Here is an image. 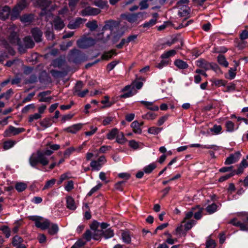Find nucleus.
Wrapping results in <instances>:
<instances>
[{"mask_svg": "<svg viewBox=\"0 0 248 248\" xmlns=\"http://www.w3.org/2000/svg\"><path fill=\"white\" fill-rule=\"evenodd\" d=\"M102 234H103L104 237L106 239L111 238L114 235L113 231L110 229L106 230L105 232H102Z\"/></svg>", "mask_w": 248, "mask_h": 248, "instance_id": "45", "label": "nucleus"}, {"mask_svg": "<svg viewBox=\"0 0 248 248\" xmlns=\"http://www.w3.org/2000/svg\"><path fill=\"white\" fill-rule=\"evenodd\" d=\"M222 129L221 126L219 125H215L213 128H211V131L216 134H219Z\"/></svg>", "mask_w": 248, "mask_h": 248, "instance_id": "54", "label": "nucleus"}, {"mask_svg": "<svg viewBox=\"0 0 248 248\" xmlns=\"http://www.w3.org/2000/svg\"><path fill=\"white\" fill-rule=\"evenodd\" d=\"M86 26L92 31H94L98 27L97 22L95 20L87 22Z\"/></svg>", "mask_w": 248, "mask_h": 248, "instance_id": "44", "label": "nucleus"}, {"mask_svg": "<svg viewBox=\"0 0 248 248\" xmlns=\"http://www.w3.org/2000/svg\"><path fill=\"white\" fill-rule=\"evenodd\" d=\"M48 233L51 235L56 234L59 231V227L57 224L54 223H51L50 222V225L47 228Z\"/></svg>", "mask_w": 248, "mask_h": 248, "instance_id": "22", "label": "nucleus"}, {"mask_svg": "<svg viewBox=\"0 0 248 248\" xmlns=\"http://www.w3.org/2000/svg\"><path fill=\"white\" fill-rule=\"evenodd\" d=\"M218 206L213 203L207 206L206 210L209 214H212L217 211Z\"/></svg>", "mask_w": 248, "mask_h": 248, "instance_id": "30", "label": "nucleus"}, {"mask_svg": "<svg viewBox=\"0 0 248 248\" xmlns=\"http://www.w3.org/2000/svg\"><path fill=\"white\" fill-rule=\"evenodd\" d=\"M50 93L51 92L49 91L43 92L39 93L38 96L40 97V98L39 99V101L40 102H50V100L52 99V97H46V96L50 94Z\"/></svg>", "mask_w": 248, "mask_h": 248, "instance_id": "14", "label": "nucleus"}, {"mask_svg": "<svg viewBox=\"0 0 248 248\" xmlns=\"http://www.w3.org/2000/svg\"><path fill=\"white\" fill-rule=\"evenodd\" d=\"M23 241V239L21 237L18 235H16L13 238L12 245L14 246L17 247L20 244L22 243Z\"/></svg>", "mask_w": 248, "mask_h": 248, "instance_id": "41", "label": "nucleus"}, {"mask_svg": "<svg viewBox=\"0 0 248 248\" xmlns=\"http://www.w3.org/2000/svg\"><path fill=\"white\" fill-rule=\"evenodd\" d=\"M206 246L208 248H215L216 247V243L215 241L213 240H209L206 242Z\"/></svg>", "mask_w": 248, "mask_h": 248, "instance_id": "63", "label": "nucleus"}, {"mask_svg": "<svg viewBox=\"0 0 248 248\" xmlns=\"http://www.w3.org/2000/svg\"><path fill=\"white\" fill-rule=\"evenodd\" d=\"M86 242L83 240H79L72 246V248H79L84 246Z\"/></svg>", "mask_w": 248, "mask_h": 248, "instance_id": "58", "label": "nucleus"}, {"mask_svg": "<svg viewBox=\"0 0 248 248\" xmlns=\"http://www.w3.org/2000/svg\"><path fill=\"white\" fill-rule=\"evenodd\" d=\"M188 0H180L177 3V7L179 8L178 15L181 17H186L189 14V8L187 6Z\"/></svg>", "mask_w": 248, "mask_h": 248, "instance_id": "5", "label": "nucleus"}, {"mask_svg": "<svg viewBox=\"0 0 248 248\" xmlns=\"http://www.w3.org/2000/svg\"><path fill=\"white\" fill-rule=\"evenodd\" d=\"M53 151L51 150H46L43 152L37 151L36 153H33L29 158V163L32 167H35L38 163H40L42 166H46L49 161L46 155L49 156L52 155Z\"/></svg>", "mask_w": 248, "mask_h": 248, "instance_id": "1", "label": "nucleus"}, {"mask_svg": "<svg viewBox=\"0 0 248 248\" xmlns=\"http://www.w3.org/2000/svg\"><path fill=\"white\" fill-rule=\"evenodd\" d=\"M54 28L57 30H61L64 27L63 21L59 17H56L53 21Z\"/></svg>", "mask_w": 248, "mask_h": 248, "instance_id": "16", "label": "nucleus"}, {"mask_svg": "<svg viewBox=\"0 0 248 248\" xmlns=\"http://www.w3.org/2000/svg\"><path fill=\"white\" fill-rule=\"evenodd\" d=\"M157 16L158 14L157 13L154 14L153 18L151 19L149 21L144 23L143 24V27L145 28H150V27L155 25L156 22V19Z\"/></svg>", "mask_w": 248, "mask_h": 248, "instance_id": "20", "label": "nucleus"}, {"mask_svg": "<svg viewBox=\"0 0 248 248\" xmlns=\"http://www.w3.org/2000/svg\"><path fill=\"white\" fill-rule=\"evenodd\" d=\"M174 65L180 69H185L188 68V65L186 62L180 59H177L174 62Z\"/></svg>", "mask_w": 248, "mask_h": 248, "instance_id": "23", "label": "nucleus"}, {"mask_svg": "<svg viewBox=\"0 0 248 248\" xmlns=\"http://www.w3.org/2000/svg\"><path fill=\"white\" fill-rule=\"evenodd\" d=\"M217 62L219 64L225 67L228 66V62L226 61L225 57L222 55H219L217 57Z\"/></svg>", "mask_w": 248, "mask_h": 248, "instance_id": "31", "label": "nucleus"}, {"mask_svg": "<svg viewBox=\"0 0 248 248\" xmlns=\"http://www.w3.org/2000/svg\"><path fill=\"white\" fill-rule=\"evenodd\" d=\"M28 218L34 222L35 225L37 228L42 230L47 229L50 225V221L48 219L42 217L31 216H29Z\"/></svg>", "mask_w": 248, "mask_h": 248, "instance_id": "4", "label": "nucleus"}, {"mask_svg": "<svg viewBox=\"0 0 248 248\" xmlns=\"http://www.w3.org/2000/svg\"><path fill=\"white\" fill-rule=\"evenodd\" d=\"M100 10L91 7H88L81 11V15L83 16H95L100 13Z\"/></svg>", "mask_w": 248, "mask_h": 248, "instance_id": "9", "label": "nucleus"}, {"mask_svg": "<svg viewBox=\"0 0 248 248\" xmlns=\"http://www.w3.org/2000/svg\"><path fill=\"white\" fill-rule=\"evenodd\" d=\"M116 142L120 144H124L126 141V140L124 138V134L122 132H118V134L116 136Z\"/></svg>", "mask_w": 248, "mask_h": 248, "instance_id": "34", "label": "nucleus"}, {"mask_svg": "<svg viewBox=\"0 0 248 248\" xmlns=\"http://www.w3.org/2000/svg\"><path fill=\"white\" fill-rule=\"evenodd\" d=\"M176 54V50L175 49L170 50L168 51H166L163 53L161 56V58L162 59H167L170 57H172L174 56Z\"/></svg>", "mask_w": 248, "mask_h": 248, "instance_id": "32", "label": "nucleus"}, {"mask_svg": "<svg viewBox=\"0 0 248 248\" xmlns=\"http://www.w3.org/2000/svg\"><path fill=\"white\" fill-rule=\"evenodd\" d=\"M31 32L34 40L36 42L41 41L43 33L38 28H33L32 29Z\"/></svg>", "mask_w": 248, "mask_h": 248, "instance_id": "13", "label": "nucleus"}, {"mask_svg": "<svg viewBox=\"0 0 248 248\" xmlns=\"http://www.w3.org/2000/svg\"><path fill=\"white\" fill-rule=\"evenodd\" d=\"M24 131L25 129L23 128H16L11 125L5 130L3 135L5 137H10L13 135H16Z\"/></svg>", "mask_w": 248, "mask_h": 248, "instance_id": "7", "label": "nucleus"}, {"mask_svg": "<svg viewBox=\"0 0 248 248\" xmlns=\"http://www.w3.org/2000/svg\"><path fill=\"white\" fill-rule=\"evenodd\" d=\"M3 232V233L5 234V237L8 238L11 235V230L7 226H3L0 229Z\"/></svg>", "mask_w": 248, "mask_h": 248, "instance_id": "46", "label": "nucleus"}, {"mask_svg": "<svg viewBox=\"0 0 248 248\" xmlns=\"http://www.w3.org/2000/svg\"><path fill=\"white\" fill-rule=\"evenodd\" d=\"M129 146L134 150L137 149L139 147V143L135 140H131L128 142Z\"/></svg>", "mask_w": 248, "mask_h": 248, "instance_id": "51", "label": "nucleus"}, {"mask_svg": "<svg viewBox=\"0 0 248 248\" xmlns=\"http://www.w3.org/2000/svg\"><path fill=\"white\" fill-rule=\"evenodd\" d=\"M39 124L42 126L43 129H45L52 125V121L50 118H46L41 121Z\"/></svg>", "mask_w": 248, "mask_h": 248, "instance_id": "17", "label": "nucleus"}, {"mask_svg": "<svg viewBox=\"0 0 248 248\" xmlns=\"http://www.w3.org/2000/svg\"><path fill=\"white\" fill-rule=\"evenodd\" d=\"M99 227V223L96 221H94L91 225L90 228L91 231L93 232L94 233L97 232V231H102V230H98Z\"/></svg>", "mask_w": 248, "mask_h": 248, "instance_id": "50", "label": "nucleus"}, {"mask_svg": "<svg viewBox=\"0 0 248 248\" xmlns=\"http://www.w3.org/2000/svg\"><path fill=\"white\" fill-rule=\"evenodd\" d=\"M95 40L91 38L83 37L77 41L78 46L81 48H87L93 46Z\"/></svg>", "mask_w": 248, "mask_h": 248, "instance_id": "6", "label": "nucleus"}, {"mask_svg": "<svg viewBox=\"0 0 248 248\" xmlns=\"http://www.w3.org/2000/svg\"><path fill=\"white\" fill-rule=\"evenodd\" d=\"M146 14L144 12H139L135 14H124L121 15L123 19L126 20L131 24L137 25L145 18Z\"/></svg>", "mask_w": 248, "mask_h": 248, "instance_id": "3", "label": "nucleus"}, {"mask_svg": "<svg viewBox=\"0 0 248 248\" xmlns=\"http://www.w3.org/2000/svg\"><path fill=\"white\" fill-rule=\"evenodd\" d=\"M102 186L101 184H98L96 186H94L93 188L91 189V190L89 192L87 195L88 196H91L92 195L93 193L97 191L99 188Z\"/></svg>", "mask_w": 248, "mask_h": 248, "instance_id": "52", "label": "nucleus"}, {"mask_svg": "<svg viewBox=\"0 0 248 248\" xmlns=\"http://www.w3.org/2000/svg\"><path fill=\"white\" fill-rule=\"evenodd\" d=\"M42 117V115L38 113H34L32 115H30L29 117V122L31 123L34 120H37L40 119Z\"/></svg>", "mask_w": 248, "mask_h": 248, "instance_id": "48", "label": "nucleus"}, {"mask_svg": "<svg viewBox=\"0 0 248 248\" xmlns=\"http://www.w3.org/2000/svg\"><path fill=\"white\" fill-rule=\"evenodd\" d=\"M119 63L118 61H114L108 63L107 66V69L108 71L112 70L115 66Z\"/></svg>", "mask_w": 248, "mask_h": 248, "instance_id": "55", "label": "nucleus"}, {"mask_svg": "<svg viewBox=\"0 0 248 248\" xmlns=\"http://www.w3.org/2000/svg\"><path fill=\"white\" fill-rule=\"evenodd\" d=\"M236 70V67H234V68H231L230 70H229V78L230 79H233L235 76H236V73L235 71Z\"/></svg>", "mask_w": 248, "mask_h": 248, "instance_id": "56", "label": "nucleus"}, {"mask_svg": "<svg viewBox=\"0 0 248 248\" xmlns=\"http://www.w3.org/2000/svg\"><path fill=\"white\" fill-rule=\"evenodd\" d=\"M16 141L12 140H8L3 143V149L5 150H9L13 147L16 144Z\"/></svg>", "mask_w": 248, "mask_h": 248, "instance_id": "33", "label": "nucleus"}, {"mask_svg": "<svg viewBox=\"0 0 248 248\" xmlns=\"http://www.w3.org/2000/svg\"><path fill=\"white\" fill-rule=\"evenodd\" d=\"M148 0H143L140 2L139 5L140 10H144L148 8L149 5L147 3Z\"/></svg>", "mask_w": 248, "mask_h": 248, "instance_id": "60", "label": "nucleus"}, {"mask_svg": "<svg viewBox=\"0 0 248 248\" xmlns=\"http://www.w3.org/2000/svg\"><path fill=\"white\" fill-rule=\"evenodd\" d=\"M35 5L42 9L40 16H46V18L52 16L51 12L55 9V5L48 0H37Z\"/></svg>", "mask_w": 248, "mask_h": 248, "instance_id": "2", "label": "nucleus"}, {"mask_svg": "<svg viewBox=\"0 0 248 248\" xmlns=\"http://www.w3.org/2000/svg\"><path fill=\"white\" fill-rule=\"evenodd\" d=\"M11 15V8L8 6L0 7V19L4 20Z\"/></svg>", "mask_w": 248, "mask_h": 248, "instance_id": "10", "label": "nucleus"}, {"mask_svg": "<svg viewBox=\"0 0 248 248\" xmlns=\"http://www.w3.org/2000/svg\"><path fill=\"white\" fill-rule=\"evenodd\" d=\"M122 238L124 242L129 244L131 242V237L128 232H124L122 233Z\"/></svg>", "mask_w": 248, "mask_h": 248, "instance_id": "39", "label": "nucleus"}, {"mask_svg": "<svg viewBox=\"0 0 248 248\" xmlns=\"http://www.w3.org/2000/svg\"><path fill=\"white\" fill-rule=\"evenodd\" d=\"M66 206L72 210H75L77 208V206L73 198L70 196L66 198Z\"/></svg>", "mask_w": 248, "mask_h": 248, "instance_id": "19", "label": "nucleus"}, {"mask_svg": "<svg viewBox=\"0 0 248 248\" xmlns=\"http://www.w3.org/2000/svg\"><path fill=\"white\" fill-rule=\"evenodd\" d=\"M184 223H185L184 225L185 230L186 231H187L196 224V221L194 220H190L189 221L187 222L186 221V222Z\"/></svg>", "mask_w": 248, "mask_h": 248, "instance_id": "40", "label": "nucleus"}, {"mask_svg": "<svg viewBox=\"0 0 248 248\" xmlns=\"http://www.w3.org/2000/svg\"><path fill=\"white\" fill-rule=\"evenodd\" d=\"M9 40L12 44L14 45H19L20 40L16 32H13L11 33L9 36Z\"/></svg>", "mask_w": 248, "mask_h": 248, "instance_id": "18", "label": "nucleus"}, {"mask_svg": "<svg viewBox=\"0 0 248 248\" xmlns=\"http://www.w3.org/2000/svg\"><path fill=\"white\" fill-rule=\"evenodd\" d=\"M83 87V83L82 81H79L77 82L74 89V94L77 95L81 92V90Z\"/></svg>", "mask_w": 248, "mask_h": 248, "instance_id": "35", "label": "nucleus"}, {"mask_svg": "<svg viewBox=\"0 0 248 248\" xmlns=\"http://www.w3.org/2000/svg\"><path fill=\"white\" fill-rule=\"evenodd\" d=\"M24 45L26 48H30L33 47L34 43L30 36H26L24 39Z\"/></svg>", "mask_w": 248, "mask_h": 248, "instance_id": "27", "label": "nucleus"}, {"mask_svg": "<svg viewBox=\"0 0 248 248\" xmlns=\"http://www.w3.org/2000/svg\"><path fill=\"white\" fill-rule=\"evenodd\" d=\"M241 154L240 152H236L234 154L231 155L227 157L225 161L226 165H230L237 162L240 158Z\"/></svg>", "mask_w": 248, "mask_h": 248, "instance_id": "11", "label": "nucleus"}, {"mask_svg": "<svg viewBox=\"0 0 248 248\" xmlns=\"http://www.w3.org/2000/svg\"><path fill=\"white\" fill-rule=\"evenodd\" d=\"M33 19V16L31 14L24 15L20 17V20L22 22L26 24H30Z\"/></svg>", "mask_w": 248, "mask_h": 248, "instance_id": "26", "label": "nucleus"}, {"mask_svg": "<svg viewBox=\"0 0 248 248\" xmlns=\"http://www.w3.org/2000/svg\"><path fill=\"white\" fill-rule=\"evenodd\" d=\"M55 182H56V179H52L49 181H47L46 182L43 189L45 190V189H48L50 187H51L55 184Z\"/></svg>", "mask_w": 248, "mask_h": 248, "instance_id": "49", "label": "nucleus"}, {"mask_svg": "<svg viewBox=\"0 0 248 248\" xmlns=\"http://www.w3.org/2000/svg\"><path fill=\"white\" fill-rule=\"evenodd\" d=\"M113 55H116L117 53L115 50H111L110 51L105 52L102 55L101 58L102 60H108L111 58Z\"/></svg>", "mask_w": 248, "mask_h": 248, "instance_id": "29", "label": "nucleus"}, {"mask_svg": "<svg viewBox=\"0 0 248 248\" xmlns=\"http://www.w3.org/2000/svg\"><path fill=\"white\" fill-rule=\"evenodd\" d=\"M90 166L93 170H98L102 167V163H99L97 160H93L91 162Z\"/></svg>", "mask_w": 248, "mask_h": 248, "instance_id": "38", "label": "nucleus"}, {"mask_svg": "<svg viewBox=\"0 0 248 248\" xmlns=\"http://www.w3.org/2000/svg\"><path fill=\"white\" fill-rule=\"evenodd\" d=\"M102 235V231H97L94 232L91 230H87L84 234V237L87 241H89L92 238L94 240H98Z\"/></svg>", "mask_w": 248, "mask_h": 248, "instance_id": "8", "label": "nucleus"}, {"mask_svg": "<svg viewBox=\"0 0 248 248\" xmlns=\"http://www.w3.org/2000/svg\"><path fill=\"white\" fill-rule=\"evenodd\" d=\"M74 188V183L72 181H68L66 185L65 186V189L67 191L71 190Z\"/></svg>", "mask_w": 248, "mask_h": 248, "instance_id": "62", "label": "nucleus"}, {"mask_svg": "<svg viewBox=\"0 0 248 248\" xmlns=\"http://www.w3.org/2000/svg\"><path fill=\"white\" fill-rule=\"evenodd\" d=\"M118 130L117 128L112 129L109 133L107 135V137L108 140H113L116 137L118 134Z\"/></svg>", "mask_w": 248, "mask_h": 248, "instance_id": "36", "label": "nucleus"}, {"mask_svg": "<svg viewBox=\"0 0 248 248\" xmlns=\"http://www.w3.org/2000/svg\"><path fill=\"white\" fill-rule=\"evenodd\" d=\"M128 44V41L126 38H123L120 43L116 46V47L121 49L124 45H127Z\"/></svg>", "mask_w": 248, "mask_h": 248, "instance_id": "59", "label": "nucleus"}, {"mask_svg": "<svg viewBox=\"0 0 248 248\" xmlns=\"http://www.w3.org/2000/svg\"><path fill=\"white\" fill-rule=\"evenodd\" d=\"M27 185L23 182L17 183L16 186L15 188L18 192H22L26 189Z\"/></svg>", "mask_w": 248, "mask_h": 248, "instance_id": "37", "label": "nucleus"}, {"mask_svg": "<svg viewBox=\"0 0 248 248\" xmlns=\"http://www.w3.org/2000/svg\"><path fill=\"white\" fill-rule=\"evenodd\" d=\"M241 40H245L248 38V31L243 30L240 35Z\"/></svg>", "mask_w": 248, "mask_h": 248, "instance_id": "64", "label": "nucleus"}, {"mask_svg": "<svg viewBox=\"0 0 248 248\" xmlns=\"http://www.w3.org/2000/svg\"><path fill=\"white\" fill-rule=\"evenodd\" d=\"M82 125L83 124H73L72 126L66 128L65 130L68 132L75 134L81 129Z\"/></svg>", "mask_w": 248, "mask_h": 248, "instance_id": "15", "label": "nucleus"}, {"mask_svg": "<svg viewBox=\"0 0 248 248\" xmlns=\"http://www.w3.org/2000/svg\"><path fill=\"white\" fill-rule=\"evenodd\" d=\"M22 11V8H19L18 6H15L13 9L12 11H11V18L12 20H15L19 16V14Z\"/></svg>", "mask_w": 248, "mask_h": 248, "instance_id": "21", "label": "nucleus"}, {"mask_svg": "<svg viewBox=\"0 0 248 248\" xmlns=\"http://www.w3.org/2000/svg\"><path fill=\"white\" fill-rule=\"evenodd\" d=\"M85 19L80 17L77 18L75 21H71L68 25V27L70 29H75L80 27L85 21Z\"/></svg>", "mask_w": 248, "mask_h": 248, "instance_id": "12", "label": "nucleus"}, {"mask_svg": "<svg viewBox=\"0 0 248 248\" xmlns=\"http://www.w3.org/2000/svg\"><path fill=\"white\" fill-rule=\"evenodd\" d=\"M197 62L198 66L203 68L205 70L210 69L211 67V63H208L202 59L199 60L197 61Z\"/></svg>", "mask_w": 248, "mask_h": 248, "instance_id": "25", "label": "nucleus"}, {"mask_svg": "<svg viewBox=\"0 0 248 248\" xmlns=\"http://www.w3.org/2000/svg\"><path fill=\"white\" fill-rule=\"evenodd\" d=\"M131 127L132 128L133 132L136 134H140L142 132V129L140 126L139 122L137 121H134L131 124Z\"/></svg>", "mask_w": 248, "mask_h": 248, "instance_id": "24", "label": "nucleus"}, {"mask_svg": "<svg viewBox=\"0 0 248 248\" xmlns=\"http://www.w3.org/2000/svg\"><path fill=\"white\" fill-rule=\"evenodd\" d=\"M156 166L155 163H151L144 168V171L146 173H150L155 168Z\"/></svg>", "mask_w": 248, "mask_h": 248, "instance_id": "42", "label": "nucleus"}, {"mask_svg": "<svg viewBox=\"0 0 248 248\" xmlns=\"http://www.w3.org/2000/svg\"><path fill=\"white\" fill-rule=\"evenodd\" d=\"M162 129V128H159V127L153 126V127H150L148 129V132L151 134L157 135L161 132Z\"/></svg>", "mask_w": 248, "mask_h": 248, "instance_id": "43", "label": "nucleus"}, {"mask_svg": "<svg viewBox=\"0 0 248 248\" xmlns=\"http://www.w3.org/2000/svg\"><path fill=\"white\" fill-rule=\"evenodd\" d=\"M234 175V172H232L230 174H226L223 176H221L219 178L218 181L220 182H222L223 181H225V180L228 179L231 177L233 176Z\"/></svg>", "mask_w": 248, "mask_h": 248, "instance_id": "57", "label": "nucleus"}, {"mask_svg": "<svg viewBox=\"0 0 248 248\" xmlns=\"http://www.w3.org/2000/svg\"><path fill=\"white\" fill-rule=\"evenodd\" d=\"M225 126L227 131L228 132H232L234 129V124L231 121H228L226 122Z\"/></svg>", "mask_w": 248, "mask_h": 248, "instance_id": "47", "label": "nucleus"}, {"mask_svg": "<svg viewBox=\"0 0 248 248\" xmlns=\"http://www.w3.org/2000/svg\"><path fill=\"white\" fill-rule=\"evenodd\" d=\"M76 150V149L73 147H71L65 150V151L63 153V155L65 157H68L73 152H74Z\"/></svg>", "mask_w": 248, "mask_h": 248, "instance_id": "53", "label": "nucleus"}, {"mask_svg": "<svg viewBox=\"0 0 248 248\" xmlns=\"http://www.w3.org/2000/svg\"><path fill=\"white\" fill-rule=\"evenodd\" d=\"M35 108V106L33 104H31L28 105L23 108V109L22 110V112L24 113H26L29 111V110L30 109H33V108Z\"/></svg>", "mask_w": 248, "mask_h": 248, "instance_id": "61", "label": "nucleus"}, {"mask_svg": "<svg viewBox=\"0 0 248 248\" xmlns=\"http://www.w3.org/2000/svg\"><path fill=\"white\" fill-rule=\"evenodd\" d=\"M140 103L144 105L147 108L151 110L156 111L158 109V107L157 106H154L153 102L141 101Z\"/></svg>", "mask_w": 248, "mask_h": 248, "instance_id": "28", "label": "nucleus"}]
</instances>
